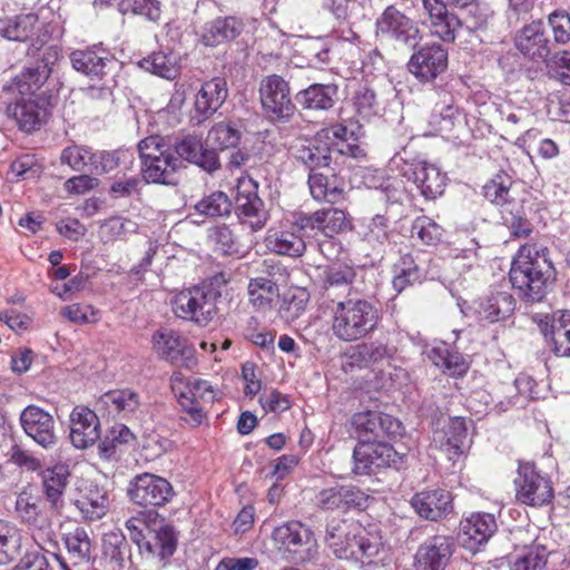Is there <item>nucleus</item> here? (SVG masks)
Masks as SVG:
<instances>
[{
	"instance_id": "c9c22d12",
	"label": "nucleus",
	"mask_w": 570,
	"mask_h": 570,
	"mask_svg": "<svg viewBox=\"0 0 570 570\" xmlns=\"http://www.w3.org/2000/svg\"><path fill=\"white\" fill-rule=\"evenodd\" d=\"M151 343L155 352L166 361L177 362L181 357L188 358L191 355L187 340L170 328L156 331Z\"/></svg>"
},
{
	"instance_id": "5701e85b",
	"label": "nucleus",
	"mask_w": 570,
	"mask_h": 570,
	"mask_svg": "<svg viewBox=\"0 0 570 570\" xmlns=\"http://www.w3.org/2000/svg\"><path fill=\"white\" fill-rule=\"evenodd\" d=\"M422 6L429 17L432 35L445 42L454 41L464 26L461 19L448 11L443 0H422Z\"/></svg>"
},
{
	"instance_id": "0eeeda50",
	"label": "nucleus",
	"mask_w": 570,
	"mask_h": 570,
	"mask_svg": "<svg viewBox=\"0 0 570 570\" xmlns=\"http://www.w3.org/2000/svg\"><path fill=\"white\" fill-rule=\"evenodd\" d=\"M272 539L275 547L289 553L294 561L309 559L316 549L312 530L299 521H289L275 528Z\"/></svg>"
},
{
	"instance_id": "680f3d73",
	"label": "nucleus",
	"mask_w": 570,
	"mask_h": 570,
	"mask_svg": "<svg viewBox=\"0 0 570 570\" xmlns=\"http://www.w3.org/2000/svg\"><path fill=\"white\" fill-rule=\"evenodd\" d=\"M16 510L28 524L42 527L43 520L40 515L37 498L31 497L27 492L20 493L16 501Z\"/></svg>"
},
{
	"instance_id": "2f4dec72",
	"label": "nucleus",
	"mask_w": 570,
	"mask_h": 570,
	"mask_svg": "<svg viewBox=\"0 0 570 570\" xmlns=\"http://www.w3.org/2000/svg\"><path fill=\"white\" fill-rule=\"evenodd\" d=\"M411 504L420 517L435 521L452 510V497L441 489L422 491L412 498Z\"/></svg>"
},
{
	"instance_id": "72a5a7b5",
	"label": "nucleus",
	"mask_w": 570,
	"mask_h": 570,
	"mask_svg": "<svg viewBox=\"0 0 570 570\" xmlns=\"http://www.w3.org/2000/svg\"><path fill=\"white\" fill-rule=\"evenodd\" d=\"M140 396L132 390L118 389L104 393L97 401L98 410H105L109 415L129 417L140 407Z\"/></svg>"
},
{
	"instance_id": "f3484780",
	"label": "nucleus",
	"mask_w": 570,
	"mask_h": 570,
	"mask_svg": "<svg viewBox=\"0 0 570 570\" xmlns=\"http://www.w3.org/2000/svg\"><path fill=\"white\" fill-rule=\"evenodd\" d=\"M353 456L355 460L354 473L365 475L395 462L396 452L385 439H382L358 442L354 449Z\"/></svg>"
},
{
	"instance_id": "37998d69",
	"label": "nucleus",
	"mask_w": 570,
	"mask_h": 570,
	"mask_svg": "<svg viewBox=\"0 0 570 570\" xmlns=\"http://www.w3.org/2000/svg\"><path fill=\"white\" fill-rule=\"evenodd\" d=\"M69 469L65 464H57L42 472V485L48 501L53 508L62 502V495L68 483Z\"/></svg>"
},
{
	"instance_id": "9b49d317",
	"label": "nucleus",
	"mask_w": 570,
	"mask_h": 570,
	"mask_svg": "<svg viewBox=\"0 0 570 570\" xmlns=\"http://www.w3.org/2000/svg\"><path fill=\"white\" fill-rule=\"evenodd\" d=\"M262 107L272 120H286L294 115L288 83L277 75L265 77L259 87Z\"/></svg>"
},
{
	"instance_id": "aec40b11",
	"label": "nucleus",
	"mask_w": 570,
	"mask_h": 570,
	"mask_svg": "<svg viewBox=\"0 0 570 570\" xmlns=\"http://www.w3.org/2000/svg\"><path fill=\"white\" fill-rule=\"evenodd\" d=\"M20 423L26 434L42 448L49 449L57 444L55 420L41 407L27 406L20 414Z\"/></svg>"
},
{
	"instance_id": "4d7b16f0",
	"label": "nucleus",
	"mask_w": 570,
	"mask_h": 570,
	"mask_svg": "<svg viewBox=\"0 0 570 570\" xmlns=\"http://www.w3.org/2000/svg\"><path fill=\"white\" fill-rule=\"evenodd\" d=\"M140 66L145 70L166 79H175L178 75L175 58L164 52L151 53L142 59Z\"/></svg>"
},
{
	"instance_id": "c756f323",
	"label": "nucleus",
	"mask_w": 570,
	"mask_h": 570,
	"mask_svg": "<svg viewBox=\"0 0 570 570\" xmlns=\"http://www.w3.org/2000/svg\"><path fill=\"white\" fill-rule=\"evenodd\" d=\"M515 45L525 57L551 63L550 41L540 22H532L523 27L517 37Z\"/></svg>"
},
{
	"instance_id": "1a4fd4ad",
	"label": "nucleus",
	"mask_w": 570,
	"mask_h": 570,
	"mask_svg": "<svg viewBox=\"0 0 570 570\" xmlns=\"http://www.w3.org/2000/svg\"><path fill=\"white\" fill-rule=\"evenodd\" d=\"M375 33L381 39L414 46L421 39L420 29L395 6H389L375 21Z\"/></svg>"
},
{
	"instance_id": "79ce46f5",
	"label": "nucleus",
	"mask_w": 570,
	"mask_h": 570,
	"mask_svg": "<svg viewBox=\"0 0 570 570\" xmlns=\"http://www.w3.org/2000/svg\"><path fill=\"white\" fill-rule=\"evenodd\" d=\"M248 301L258 311L271 309L279 296L277 284L267 277L252 278L247 286Z\"/></svg>"
},
{
	"instance_id": "864d4df0",
	"label": "nucleus",
	"mask_w": 570,
	"mask_h": 570,
	"mask_svg": "<svg viewBox=\"0 0 570 570\" xmlns=\"http://www.w3.org/2000/svg\"><path fill=\"white\" fill-rule=\"evenodd\" d=\"M420 269L410 254H404L394 265L393 287L402 292L406 286L420 281Z\"/></svg>"
},
{
	"instance_id": "4c0bfd02",
	"label": "nucleus",
	"mask_w": 570,
	"mask_h": 570,
	"mask_svg": "<svg viewBox=\"0 0 570 570\" xmlns=\"http://www.w3.org/2000/svg\"><path fill=\"white\" fill-rule=\"evenodd\" d=\"M337 86L333 83H314L301 90L296 99L305 109L327 110L331 109L337 99Z\"/></svg>"
},
{
	"instance_id": "a211bd4d",
	"label": "nucleus",
	"mask_w": 570,
	"mask_h": 570,
	"mask_svg": "<svg viewBox=\"0 0 570 570\" xmlns=\"http://www.w3.org/2000/svg\"><path fill=\"white\" fill-rule=\"evenodd\" d=\"M517 498L529 505H543L553 497L551 482L541 475L533 464L527 463L519 469Z\"/></svg>"
},
{
	"instance_id": "13d9d810",
	"label": "nucleus",
	"mask_w": 570,
	"mask_h": 570,
	"mask_svg": "<svg viewBox=\"0 0 570 570\" xmlns=\"http://www.w3.org/2000/svg\"><path fill=\"white\" fill-rule=\"evenodd\" d=\"M131 439L132 433L127 426L122 424L115 425L98 445L100 456L111 459L116 455L118 448L127 444Z\"/></svg>"
},
{
	"instance_id": "58836bf2",
	"label": "nucleus",
	"mask_w": 570,
	"mask_h": 570,
	"mask_svg": "<svg viewBox=\"0 0 570 570\" xmlns=\"http://www.w3.org/2000/svg\"><path fill=\"white\" fill-rule=\"evenodd\" d=\"M428 357L444 373L462 376L469 370V363L459 352L451 351L445 343H440L428 351Z\"/></svg>"
},
{
	"instance_id": "c85d7f7f",
	"label": "nucleus",
	"mask_w": 570,
	"mask_h": 570,
	"mask_svg": "<svg viewBox=\"0 0 570 570\" xmlns=\"http://www.w3.org/2000/svg\"><path fill=\"white\" fill-rule=\"evenodd\" d=\"M498 525L493 514L475 512L461 521L460 535L463 544L475 549L494 534Z\"/></svg>"
},
{
	"instance_id": "412c9836",
	"label": "nucleus",
	"mask_w": 570,
	"mask_h": 570,
	"mask_svg": "<svg viewBox=\"0 0 570 570\" xmlns=\"http://www.w3.org/2000/svg\"><path fill=\"white\" fill-rule=\"evenodd\" d=\"M60 160L73 170H88L91 174L108 173L116 166L111 154L92 153L89 148L77 145L66 147L61 153Z\"/></svg>"
},
{
	"instance_id": "6e6d98bb",
	"label": "nucleus",
	"mask_w": 570,
	"mask_h": 570,
	"mask_svg": "<svg viewBox=\"0 0 570 570\" xmlns=\"http://www.w3.org/2000/svg\"><path fill=\"white\" fill-rule=\"evenodd\" d=\"M232 203L223 191H215L195 205V210L206 217H222L230 213Z\"/></svg>"
},
{
	"instance_id": "bf43d9fd",
	"label": "nucleus",
	"mask_w": 570,
	"mask_h": 570,
	"mask_svg": "<svg viewBox=\"0 0 570 570\" xmlns=\"http://www.w3.org/2000/svg\"><path fill=\"white\" fill-rule=\"evenodd\" d=\"M119 7L124 13L131 11L134 14L141 16L153 22H157L163 13L160 0H122Z\"/></svg>"
},
{
	"instance_id": "2eb2a0df",
	"label": "nucleus",
	"mask_w": 570,
	"mask_h": 570,
	"mask_svg": "<svg viewBox=\"0 0 570 570\" xmlns=\"http://www.w3.org/2000/svg\"><path fill=\"white\" fill-rule=\"evenodd\" d=\"M352 425L355 429L358 442L396 436L403 430L401 422L393 416L374 411L354 414Z\"/></svg>"
},
{
	"instance_id": "9d476101",
	"label": "nucleus",
	"mask_w": 570,
	"mask_h": 570,
	"mask_svg": "<svg viewBox=\"0 0 570 570\" xmlns=\"http://www.w3.org/2000/svg\"><path fill=\"white\" fill-rule=\"evenodd\" d=\"M128 495L137 505L163 507L174 497L171 484L165 479L151 473L136 475L129 483Z\"/></svg>"
},
{
	"instance_id": "bb28decb",
	"label": "nucleus",
	"mask_w": 570,
	"mask_h": 570,
	"mask_svg": "<svg viewBox=\"0 0 570 570\" xmlns=\"http://www.w3.org/2000/svg\"><path fill=\"white\" fill-rule=\"evenodd\" d=\"M404 176L416 185L426 199H434L444 191L445 175L434 164L415 160L409 170L404 171Z\"/></svg>"
},
{
	"instance_id": "09e8293b",
	"label": "nucleus",
	"mask_w": 570,
	"mask_h": 570,
	"mask_svg": "<svg viewBox=\"0 0 570 570\" xmlns=\"http://www.w3.org/2000/svg\"><path fill=\"white\" fill-rule=\"evenodd\" d=\"M355 278L354 271L348 266H332L326 271V294L331 299L341 297L336 294L337 288H342V297H352V283Z\"/></svg>"
},
{
	"instance_id": "4468645a",
	"label": "nucleus",
	"mask_w": 570,
	"mask_h": 570,
	"mask_svg": "<svg viewBox=\"0 0 570 570\" xmlns=\"http://www.w3.org/2000/svg\"><path fill=\"white\" fill-rule=\"evenodd\" d=\"M48 105L46 96L30 97L18 94L7 106V114L14 119L21 130L31 132L38 130L48 119Z\"/></svg>"
},
{
	"instance_id": "39448f33",
	"label": "nucleus",
	"mask_w": 570,
	"mask_h": 570,
	"mask_svg": "<svg viewBox=\"0 0 570 570\" xmlns=\"http://www.w3.org/2000/svg\"><path fill=\"white\" fill-rule=\"evenodd\" d=\"M142 178L149 184L176 186L184 168L173 145L161 136H149L138 145Z\"/></svg>"
},
{
	"instance_id": "052dcab7",
	"label": "nucleus",
	"mask_w": 570,
	"mask_h": 570,
	"mask_svg": "<svg viewBox=\"0 0 570 570\" xmlns=\"http://www.w3.org/2000/svg\"><path fill=\"white\" fill-rule=\"evenodd\" d=\"M176 534L171 525H161L155 532V543L146 542L145 548L150 553H155L158 549V556L161 559L170 557L176 550Z\"/></svg>"
},
{
	"instance_id": "6e6552de",
	"label": "nucleus",
	"mask_w": 570,
	"mask_h": 570,
	"mask_svg": "<svg viewBox=\"0 0 570 570\" xmlns=\"http://www.w3.org/2000/svg\"><path fill=\"white\" fill-rule=\"evenodd\" d=\"M295 227L305 237H315L322 234L327 238H333L337 234L350 230L352 223L344 210L328 207L309 215L297 216Z\"/></svg>"
},
{
	"instance_id": "6ab92c4d",
	"label": "nucleus",
	"mask_w": 570,
	"mask_h": 570,
	"mask_svg": "<svg viewBox=\"0 0 570 570\" xmlns=\"http://www.w3.org/2000/svg\"><path fill=\"white\" fill-rule=\"evenodd\" d=\"M533 321L544 337L550 338L556 355L570 356V311L537 314Z\"/></svg>"
},
{
	"instance_id": "3c124183",
	"label": "nucleus",
	"mask_w": 570,
	"mask_h": 570,
	"mask_svg": "<svg viewBox=\"0 0 570 570\" xmlns=\"http://www.w3.org/2000/svg\"><path fill=\"white\" fill-rule=\"evenodd\" d=\"M21 546L19 529L9 521L0 520V564L10 562Z\"/></svg>"
},
{
	"instance_id": "473e14b6",
	"label": "nucleus",
	"mask_w": 570,
	"mask_h": 570,
	"mask_svg": "<svg viewBox=\"0 0 570 570\" xmlns=\"http://www.w3.org/2000/svg\"><path fill=\"white\" fill-rule=\"evenodd\" d=\"M70 60L77 71L92 80H101L107 73L108 65L112 62L110 53L99 47L76 50L71 52Z\"/></svg>"
},
{
	"instance_id": "774afa93",
	"label": "nucleus",
	"mask_w": 570,
	"mask_h": 570,
	"mask_svg": "<svg viewBox=\"0 0 570 570\" xmlns=\"http://www.w3.org/2000/svg\"><path fill=\"white\" fill-rule=\"evenodd\" d=\"M554 41L566 45L570 41V16L563 11H556L549 16Z\"/></svg>"
},
{
	"instance_id": "b1692460",
	"label": "nucleus",
	"mask_w": 570,
	"mask_h": 570,
	"mask_svg": "<svg viewBox=\"0 0 570 570\" xmlns=\"http://www.w3.org/2000/svg\"><path fill=\"white\" fill-rule=\"evenodd\" d=\"M100 436L99 419L87 406L78 405L70 413V440L77 449H87Z\"/></svg>"
},
{
	"instance_id": "ddd939ff",
	"label": "nucleus",
	"mask_w": 570,
	"mask_h": 570,
	"mask_svg": "<svg viewBox=\"0 0 570 570\" xmlns=\"http://www.w3.org/2000/svg\"><path fill=\"white\" fill-rule=\"evenodd\" d=\"M236 212L243 224L253 230L262 229L268 214L263 200L257 195V186L250 178H239L235 196Z\"/></svg>"
},
{
	"instance_id": "e433bc0d",
	"label": "nucleus",
	"mask_w": 570,
	"mask_h": 570,
	"mask_svg": "<svg viewBox=\"0 0 570 570\" xmlns=\"http://www.w3.org/2000/svg\"><path fill=\"white\" fill-rule=\"evenodd\" d=\"M242 29V22L234 17L218 18L203 27L202 42L207 47H216L234 40Z\"/></svg>"
},
{
	"instance_id": "f704fd0d",
	"label": "nucleus",
	"mask_w": 570,
	"mask_h": 570,
	"mask_svg": "<svg viewBox=\"0 0 570 570\" xmlns=\"http://www.w3.org/2000/svg\"><path fill=\"white\" fill-rule=\"evenodd\" d=\"M296 232L299 230L295 227V222L291 229H269L264 240L266 248L278 255L302 256L306 250V244L304 235H297Z\"/></svg>"
},
{
	"instance_id": "dca6fc26",
	"label": "nucleus",
	"mask_w": 570,
	"mask_h": 570,
	"mask_svg": "<svg viewBox=\"0 0 570 570\" xmlns=\"http://www.w3.org/2000/svg\"><path fill=\"white\" fill-rule=\"evenodd\" d=\"M448 68V51L439 43L424 45L413 52L407 69L420 82H431Z\"/></svg>"
},
{
	"instance_id": "c03bdc74",
	"label": "nucleus",
	"mask_w": 570,
	"mask_h": 570,
	"mask_svg": "<svg viewBox=\"0 0 570 570\" xmlns=\"http://www.w3.org/2000/svg\"><path fill=\"white\" fill-rule=\"evenodd\" d=\"M49 76L50 69L47 63L37 65L36 67L26 68L17 76L13 86L19 95L45 96L40 89Z\"/></svg>"
},
{
	"instance_id": "8fccbe9b",
	"label": "nucleus",
	"mask_w": 570,
	"mask_h": 570,
	"mask_svg": "<svg viewBox=\"0 0 570 570\" xmlns=\"http://www.w3.org/2000/svg\"><path fill=\"white\" fill-rule=\"evenodd\" d=\"M137 224L131 219L115 216L106 219L99 227V238L104 244L124 240L137 232Z\"/></svg>"
},
{
	"instance_id": "de8ad7c7",
	"label": "nucleus",
	"mask_w": 570,
	"mask_h": 570,
	"mask_svg": "<svg viewBox=\"0 0 570 570\" xmlns=\"http://www.w3.org/2000/svg\"><path fill=\"white\" fill-rule=\"evenodd\" d=\"M69 559L73 566L88 562L91 552V540L86 529L77 527L63 537Z\"/></svg>"
},
{
	"instance_id": "7c9ffc66",
	"label": "nucleus",
	"mask_w": 570,
	"mask_h": 570,
	"mask_svg": "<svg viewBox=\"0 0 570 570\" xmlns=\"http://www.w3.org/2000/svg\"><path fill=\"white\" fill-rule=\"evenodd\" d=\"M226 81L213 78L205 82L195 97V114L198 122L213 116L227 98Z\"/></svg>"
},
{
	"instance_id": "a18cd8bd",
	"label": "nucleus",
	"mask_w": 570,
	"mask_h": 570,
	"mask_svg": "<svg viewBox=\"0 0 570 570\" xmlns=\"http://www.w3.org/2000/svg\"><path fill=\"white\" fill-rule=\"evenodd\" d=\"M308 186L312 197L317 202L334 204L343 196V187L335 175L327 177L321 173H312Z\"/></svg>"
},
{
	"instance_id": "a19ab883",
	"label": "nucleus",
	"mask_w": 570,
	"mask_h": 570,
	"mask_svg": "<svg viewBox=\"0 0 570 570\" xmlns=\"http://www.w3.org/2000/svg\"><path fill=\"white\" fill-rule=\"evenodd\" d=\"M39 20L35 14H22L0 19V36L12 41H28L38 29Z\"/></svg>"
},
{
	"instance_id": "ea45409f",
	"label": "nucleus",
	"mask_w": 570,
	"mask_h": 570,
	"mask_svg": "<svg viewBox=\"0 0 570 570\" xmlns=\"http://www.w3.org/2000/svg\"><path fill=\"white\" fill-rule=\"evenodd\" d=\"M514 309V299L507 292L492 293L479 303L476 309L481 320L490 323L508 317Z\"/></svg>"
},
{
	"instance_id": "f8f14e48",
	"label": "nucleus",
	"mask_w": 570,
	"mask_h": 570,
	"mask_svg": "<svg viewBox=\"0 0 570 570\" xmlns=\"http://www.w3.org/2000/svg\"><path fill=\"white\" fill-rule=\"evenodd\" d=\"M370 497L352 484H334L320 490L315 495V504L322 511L346 513L350 510L367 508Z\"/></svg>"
},
{
	"instance_id": "393cba45",
	"label": "nucleus",
	"mask_w": 570,
	"mask_h": 570,
	"mask_svg": "<svg viewBox=\"0 0 570 570\" xmlns=\"http://www.w3.org/2000/svg\"><path fill=\"white\" fill-rule=\"evenodd\" d=\"M453 553L451 538L434 535L417 549L415 554L416 570H444Z\"/></svg>"
},
{
	"instance_id": "423d86ee",
	"label": "nucleus",
	"mask_w": 570,
	"mask_h": 570,
	"mask_svg": "<svg viewBox=\"0 0 570 570\" xmlns=\"http://www.w3.org/2000/svg\"><path fill=\"white\" fill-rule=\"evenodd\" d=\"M171 390L180 406L189 415L194 424H200L205 417V405L213 403L217 397V391L205 380L186 377L181 373L171 376Z\"/></svg>"
},
{
	"instance_id": "0e129e2a",
	"label": "nucleus",
	"mask_w": 570,
	"mask_h": 570,
	"mask_svg": "<svg viewBox=\"0 0 570 570\" xmlns=\"http://www.w3.org/2000/svg\"><path fill=\"white\" fill-rule=\"evenodd\" d=\"M331 11L340 21L355 22L364 17L362 3L357 0H332Z\"/></svg>"
},
{
	"instance_id": "69168bd1",
	"label": "nucleus",
	"mask_w": 570,
	"mask_h": 570,
	"mask_svg": "<svg viewBox=\"0 0 570 570\" xmlns=\"http://www.w3.org/2000/svg\"><path fill=\"white\" fill-rule=\"evenodd\" d=\"M308 294L305 291H296L286 299L279 308L281 317L286 322H293L298 318L306 308Z\"/></svg>"
},
{
	"instance_id": "49530a36",
	"label": "nucleus",
	"mask_w": 570,
	"mask_h": 570,
	"mask_svg": "<svg viewBox=\"0 0 570 570\" xmlns=\"http://www.w3.org/2000/svg\"><path fill=\"white\" fill-rule=\"evenodd\" d=\"M195 299L193 301V309H195L194 322L198 325H207L216 315V301L219 296L218 292L210 285L193 287Z\"/></svg>"
},
{
	"instance_id": "20e7f679",
	"label": "nucleus",
	"mask_w": 570,
	"mask_h": 570,
	"mask_svg": "<svg viewBox=\"0 0 570 570\" xmlns=\"http://www.w3.org/2000/svg\"><path fill=\"white\" fill-rule=\"evenodd\" d=\"M326 542L340 559L365 562L375 557L381 548V538L358 522L333 519L326 527Z\"/></svg>"
},
{
	"instance_id": "4be33fe9",
	"label": "nucleus",
	"mask_w": 570,
	"mask_h": 570,
	"mask_svg": "<svg viewBox=\"0 0 570 570\" xmlns=\"http://www.w3.org/2000/svg\"><path fill=\"white\" fill-rule=\"evenodd\" d=\"M73 502L82 519L88 522L102 519L110 507L107 491L88 480L78 484Z\"/></svg>"
},
{
	"instance_id": "f03ea898",
	"label": "nucleus",
	"mask_w": 570,
	"mask_h": 570,
	"mask_svg": "<svg viewBox=\"0 0 570 570\" xmlns=\"http://www.w3.org/2000/svg\"><path fill=\"white\" fill-rule=\"evenodd\" d=\"M353 136L346 127L334 125L321 129L313 138H297L291 151L298 161L313 171L318 167H327L333 153L358 157L362 149L350 141L354 140Z\"/></svg>"
},
{
	"instance_id": "cd10ccee",
	"label": "nucleus",
	"mask_w": 570,
	"mask_h": 570,
	"mask_svg": "<svg viewBox=\"0 0 570 570\" xmlns=\"http://www.w3.org/2000/svg\"><path fill=\"white\" fill-rule=\"evenodd\" d=\"M175 155L206 170L214 173L219 169L220 161L217 151L204 147L200 138L187 136L173 145Z\"/></svg>"
},
{
	"instance_id": "e2e57ef3",
	"label": "nucleus",
	"mask_w": 570,
	"mask_h": 570,
	"mask_svg": "<svg viewBox=\"0 0 570 570\" xmlns=\"http://www.w3.org/2000/svg\"><path fill=\"white\" fill-rule=\"evenodd\" d=\"M412 236H417L424 244L434 245L442 236V228L426 216L417 217L412 225Z\"/></svg>"
},
{
	"instance_id": "f257e3e1",
	"label": "nucleus",
	"mask_w": 570,
	"mask_h": 570,
	"mask_svg": "<svg viewBox=\"0 0 570 570\" xmlns=\"http://www.w3.org/2000/svg\"><path fill=\"white\" fill-rule=\"evenodd\" d=\"M549 254L547 246L535 242L522 245L514 256L509 278L523 301L541 302L551 289L557 272Z\"/></svg>"
},
{
	"instance_id": "a878e982",
	"label": "nucleus",
	"mask_w": 570,
	"mask_h": 570,
	"mask_svg": "<svg viewBox=\"0 0 570 570\" xmlns=\"http://www.w3.org/2000/svg\"><path fill=\"white\" fill-rule=\"evenodd\" d=\"M468 429L465 420L456 416L451 417L442 429L433 433V444L442 451L448 460L455 461L464 451Z\"/></svg>"
},
{
	"instance_id": "7ed1b4c3",
	"label": "nucleus",
	"mask_w": 570,
	"mask_h": 570,
	"mask_svg": "<svg viewBox=\"0 0 570 570\" xmlns=\"http://www.w3.org/2000/svg\"><path fill=\"white\" fill-rule=\"evenodd\" d=\"M332 315L333 335L343 342L366 337L377 327L379 313L375 306L361 297H333L328 306Z\"/></svg>"
},
{
	"instance_id": "338daca9",
	"label": "nucleus",
	"mask_w": 570,
	"mask_h": 570,
	"mask_svg": "<svg viewBox=\"0 0 570 570\" xmlns=\"http://www.w3.org/2000/svg\"><path fill=\"white\" fill-rule=\"evenodd\" d=\"M547 566V552L546 549H531L524 554L518 557L512 566L511 570H543Z\"/></svg>"
},
{
	"instance_id": "603ef678",
	"label": "nucleus",
	"mask_w": 570,
	"mask_h": 570,
	"mask_svg": "<svg viewBox=\"0 0 570 570\" xmlns=\"http://www.w3.org/2000/svg\"><path fill=\"white\" fill-rule=\"evenodd\" d=\"M511 180L507 175H497L483 186L484 197L503 209L515 207L510 197Z\"/></svg>"
},
{
	"instance_id": "5fc2aeb1",
	"label": "nucleus",
	"mask_w": 570,
	"mask_h": 570,
	"mask_svg": "<svg viewBox=\"0 0 570 570\" xmlns=\"http://www.w3.org/2000/svg\"><path fill=\"white\" fill-rule=\"evenodd\" d=\"M242 138L240 131L230 122H218L214 125L207 135V142L222 150L235 148Z\"/></svg>"
}]
</instances>
